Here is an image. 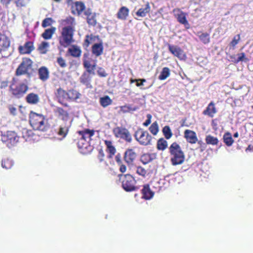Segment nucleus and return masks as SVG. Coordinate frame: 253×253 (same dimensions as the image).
Masks as SVG:
<instances>
[{
	"label": "nucleus",
	"mask_w": 253,
	"mask_h": 253,
	"mask_svg": "<svg viewBox=\"0 0 253 253\" xmlns=\"http://www.w3.org/2000/svg\"><path fill=\"white\" fill-rule=\"evenodd\" d=\"M80 139L77 143L78 148L81 153L87 154L94 149V141L91 137L94 135V130L85 129L78 132Z\"/></svg>",
	"instance_id": "obj_1"
},
{
	"label": "nucleus",
	"mask_w": 253,
	"mask_h": 253,
	"mask_svg": "<svg viewBox=\"0 0 253 253\" xmlns=\"http://www.w3.org/2000/svg\"><path fill=\"white\" fill-rule=\"evenodd\" d=\"M29 121L34 130L44 132L48 128L47 121L42 114L31 112L30 114Z\"/></svg>",
	"instance_id": "obj_2"
},
{
	"label": "nucleus",
	"mask_w": 253,
	"mask_h": 253,
	"mask_svg": "<svg viewBox=\"0 0 253 253\" xmlns=\"http://www.w3.org/2000/svg\"><path fill=\"white\" fill-rule=\"evenodd\" d=\"M170 162L173 166L182 164L185 160V155L180 145L176 142L172 143L169 147Z\"/></svg>",
	"instance_id": "obj_3"
},
{
	"label": "nucleus",
	"mask_w": 253,
	"mask_h": 253,
	"mask_svg": "<svg viewBox=\"0 0 253 253\" xmlns=\"http://www.w3.org/2000/svg\"><path fill=\"white\" fill-rule=\"evenodd\" d=\"M119 176L122 187L126 192L136 191L139 189V187L136 185V180L131 174H119Z\"/></svg>",
	"instance_id": "obj_4"
},
{
	"label": "nucleus",
	"mask_w": 253,
	"mask_h": 253,
	"mask_svg": "<svg viewBox=\"0 0 253 253\" xmlns=\"http://www.w3.org/2000/svg\"><path fill=\"white\" fill-rule=\"evenodd\" d=\"M74 29L71 26H65L62 28L61 35L59 38L60 44L64 47L68 46L73 42Z\"/></svg>",
	"instance_id": "obj_5"
},
{
	"label": "nucleus",
	"mask_w": 253,
	"mask_h": 253,
	"mask_svg": "<svg viewBox=\"0 0 253 253\" xmlns=\"http://www.w3.org/2000/svg\"><path fill=\"white\" fill-rule=\"evenodd\" d=\"M134 136L141 145L147 146L152 144L153 137L147 130L138 128L135 131Z\"/></svg>",
	"instance_id": "obj_6"
},
{
	"label": "nucleus",
	"mask_w": 253,
	"mask_h": 253,
	"mask_svg": "<svg viewBox=\"0 0 253 253\" xmlns=\"http://www.w3.org/2000/svg\"><path fill=\"white\" fill-rule=\"evenodd\" d=\"M1 141L8 147L11 148L16 145L18 143L19 137L14 131H7L1 135Z\"/></svg>",
	"instance_id": "obj_7"
},
{
	"label": "nucleus",
	"mask_w": 253,
	"mask_h": 253,
	"mask_svg": "<svg viewBox=\"0 0 253 253\" xmlns=\"http://www.w3.org/2000/svg\"><path fill=\"white\" fill-rule=\"evenodd\" d=\"M114 135L116 138L122 139L126 142L132 141V137L128 130L125 127L117 126L113 130Z\"/></svg>",
	"instance_id": "obj_8"
},
{
	"label": "nucleus",
	"mask_w": 253,
	"mask_h": 253,
	"mask_svg": "<svg viewBox=\"0 0 253 253\" xmlns=\"http://www.w3.org/2000/svg\"><path fill=\"white\" fill-rule=\"evenodd\" d=\"M27 82L28 81L26 80L25 83H21L18 86H15L14 83H12L10 85L12 94L18 98L22 96L28 89Z\"/></svg>",
	"instance_id": "obj_9"
},
{
	"label": "nucleus",
	"mask_w": 253,
	"mask_h": 253,
	"mask_svg": "<svg viewBox=\"0 0 253 253\" xmlns=\"http://www.w3.org/2000/svg\"><path fill=\"white\" fill-rule=\"evenodd\" d=\"M33 62L29 58H24L22 63L16 70V75H21L25 74L32 68Z\"/></svg>",
	"instance_id": "obj_10"
},
{
	"label": "nucleus",
	"mask_w": 253,
	"mask_h": 253,
	"mask_svg": "<svg viewBox=\"0 0 253 253\" xmlns=\"http://www.w3.org/2000/svg\"><path fill=\"white\" fill-rule=\"evenodd\" d=\"M176 12H178V13H175L174 16L177 21L179 23L184 25L186 29H189L190 26L186 18V13L181 11L179 8H175L173 10V13Z\"/></svg>",
	"instance_id": "obj_11"
},
{
	"label": "nucleus",
	"mask_w": 253,
	"mask_h": 253,
	"mask_svg": "<svg viewBox=\"0 0 253 253\" xmlns=\"http://www.w3.org/2000/svg\"><path fill=\"white\" fill-rule=\"evenodd\" d=\"M167 45L169 51L173 56L177 57L180 60H183L186 58V55L184 51L180 47L169 43H168Z\"/></svg>",
	"instance_id": "obj_12"
},
{
	"label": "nucleus",
	"mask_w": 253,
	"mask_h": 253,
	"mask_svg": "<svg viewBox=\"0 0 253 253\" xmlns=\"http://www.w3.org/2000/svg\"><path fill=\"white\" fill-rule=\"evenodd\" d=\"M137 156V154L132 148H128L124 153V159L125 161L129 166L133 164Z\"/></svg>",
	"instance_id": "obj_13"
},
{
	"label": "nucleus",
	"mask_w": 253,
	"mask_h": 253,
	"mask_svg": "<svg viewBox=\"0 0 253 253\" xmlns=\"http://www.w3.org/2000/svg\"><path fill=\"white\" fill-rule=\"evenodd\" d=\"M142 198L146 200L151 199L154 195V192L151 190L149 184H146L143 185L142 189L141 190Z\"/></svg>",
	"instance_id": "obj_14"
},
{
	"label": "nucleus",
	"mask_w": 253,
	"mask_h": 253,
	"mask_svg": "<svg viewBox=\"0 0 253 253\" xmlns=\"http://www.w3.org/2000/svg\"><path fill=\"white\" fill-rule=\"evenodd\" d=\"M184 137L187 142L190 144H195L198 141L196 132L190 129H186L184 131Z\"/></svg>",
	"instance_id": "obj_15"
},
{
	"label": "nucleus",
	"mask_w": 253,
	"mask_h": 253,
	"mask_svg": "<svg viewBox=\"0 0 253 253\" xmlns=\"http://www.w3.org/2000/svg\"><path fill=\"white\" fill-rule=\"evenodd\" d=\"M72 121L73 120L72 119L71 121H69V122H67V123H63L60 126L58 134L62 136V137L61 138H59V140H63V139L67 135L69 129L71 126Z\"/></svg>",
	"instance_id": "obj_16"
},
{
	"label": "nucleus",
	"mask_w": 253,
	"mask_h": 253,
	"mask_svg": "<svg viewBox=\"0 0 253 253\" xmlns=\"http://www.w3.org/2000/svg\"><path fill=\"white\" fill-rule=\"evenodd\" d=\"M216 113L217 109L215 107V104L213 101H211L208 104L206 109L204 110L203 114L208 116L211 118H212Z\"/></svg>",
	"instance_id": "obj_17"
},
{
	"label": "nucleus",
	"mask_w": 253,
	"mask_h": 253,
	"mask_svg": "<svg viewBox=\"0 0 253 253\" xmlns=\"http://www.w3.org/2000/svg\"><path fill=\"white\" fill-rule=\"evenodd\" d=\"M10 45L8 38L4 35L0 34V52L6 50Z\"/></svg>",
	"instance_id": "obj_18"
},
{
	"label": "nucleus",
	"mask_w": 253,
	"mask_h": 253,
	"mask_svg": "<svg viewBox=\"0 0 253 253\" xmlns=\"http://www.w3.org/2000/svg\"><path fill=\"white\" fill-rule=\"evenodd\" d=\"M84 4L81 1H76L72 6V11L75 14H80L84 9Z\"/></svg>",
	"instance_id": "obj_19"
},
{
	"label": "nucleus",
	"mask_w": 253,
	"mask_h": 253,
	"mask_svg": "<svg viewBox=\"0 0 253 253\" xmlns=\"http://www.w3.org/2000/svg\"><path fill=\"white\" fill-rule=\"evenodd\" d=\"M55 112L58 114L62 120L64 121V123H67V122H69V121L72 120L69 119L68 113L64 110L62 108L57 107L55 110Z\"/></svg>",
	"instance_id": "obj_20"
},
{
	"label": "nucleus",
	"mask_w": 253,
	"mask_h": 253,
	"mask_svg": "<svg viewBox=\"0 0 253 253\" xmlns=\"http://www.w3.org/2000/svg\"><path fill=\"white\" fill-rule=\"evenodd\" d=\"M151 11V7L149 2H147L144 8H139L136 12V15L140 17H145Z\"/></svg>",
	"instance_id": "obj_21"
},
{
	"label": "nucleus",
	"mask_w": 253,
	"mask_h": 253,
	"mask_svg": "<svg viewBox=\"0 0 253 253\" xmlns=\"http://www.w3.org/2000/svg\"><path fill=\"white\" fill-rule=\"evenodd\" d=\"M156 158L155 154L145 153L141 155L140 161L144 165L147 164Z\"/></svg>",
	"instance_id": "obj_22"
},
{
	"label": "nucleus",
	"mask_w": 253,
	"mask_h": 253,
	"mask_svg": "<svg viewBox=\"0 0 253 253\" xmlns=\"http://www.w3.org/2000/svg\"><path fill=\"white\" fill-rule=\"evenodd\" d=\"M128 13V8L126 6H122L119 10L117 14V16L118 19L124 20L126 19Z\"/></svg>",
	"instance_id": "obj_23"
},
{
	"label": "nucleus",
	"mask_w": 253,
	"mask_h": 253,
	"mask_svg": "<svg viewBox=\"0 0 253 253\" xmlns=\"http://www.w3.org/2000/svg\"><path fill=\"white\" fill-rule=\"evenodd\" d=\"M104 143L106 146V151L109 153V157L112 158L116 153V149L113 145L112 142L110 140H105Z\"/></svg>",
	"instance_id": "obj_24"
},
{
	"label": "nucleus",
	"mask_w": 253,
	"mask_h": 253,
	"mask_svg": "<svg viewBox=\"0 0 253 253\" xmlns=\"http://www.w3.org/2000/svg\"><path fill=\"white\" fill-rule=\"evenodd\" d=\"M19 52L22 54L29 53L33 50V45L32 42H27L24 46L19 47Z\"/></svg>",
	"instance_id": "obj_25"
},
{
	"label": "nucleus",
	"mask_w": 253,
	"mask_h": 253,
	"mask_svg": "<svg viewBox=\"0 0 253 253\" xmlns=\"http://www.w3.org/2000/svg\"><path fill=\"white\" fill-rule=\"evenodd\" d=\"M23 137L25 139L26 141H31L35 139L32 130L24 128L22 130Z\"/></svg>",
	"instance_id": "obj_26"
},
{
	"label": "nucleus",
	"mask_w": 253,
	"mask_h": 253,
	"mask_svg": "<svg viewBox=\"0 0 253 253\" xmlns=\"http://www.w3.org/2000/svg\"><path fill=\"white\" fill-rule=\"evenodd\" d=\"M39 78L42 81H46L49 78V72L45 67H42L39 70Z\"/></svg>",
	"instance_id": "obj_27"
},
{
	"label": "nucleus",
	"mask_w": 253,
	"mask_h": 253,
	"mask_svg": "<svg viewBox=\"0 0 253 253\" xmlns=\"http://www.w3.org/2000/svg\"><path fill=\"white\" fill-rule=\"evenodd\" d=\"M200 40L204 44H206L210 42V35L207 33L199 32L197 34Z\"/></svg>",
	"instance_id": "obj_28"
},
{
	"label": "nucleus",
	"mask_w": 253,
	"mask_h": 253,
	"mask_svg": "<svg viewBox=\"0 0 253 253\" xmlns=\"http://www.w3.org/2000/svg\"><path fill=\"white\" fill-rule=\"evenodd\" d=\"M223 140L224 143L227 146H231L234 142L231 133L229 132L224 133L223 136Z\"/></svg>",
	"instance_id": "obj_29"
},
{
	"label": "nucleus",
	"mask_w": 253,
	"mask_h": 253,
	"mask_svg": "<svg viewBox=\"0 0 253 253\" xmlns=\"http://www.w3.org/2000/svg\"><path fill=\"white\" fill-rule=\"evenodd\" d=\"M55 31L56 28L53 27L46 29L42 34V37L45 40L50 39L52 38L53 34L55 33Z\"/></svg>",
	"instance_id": "obj_30"
},
{
	"label": "nucleus",
	"mask_w": 253,
	"mask_h": 253,
	"mask_svg": "<svg viewBox=\"0 0 253 253\" xmlns=\"http://www.w3.org/2000/svg\"><path fill=\"white\" fill-rule=\"evenodd\" d=\"M26 100L29 103L35 104L39 101V97L37 94L31 93L27 96Z\"/></svg>",
	"instance_id": "obj_31"
},
{
	"label": "nucleus",
	"mask_w": 253,
	"mask_h": 253,
	"mask_svg": "<svg viewBox=\"0 0 253 253\" xmlns=\"http://www.w3.org/2000/svg\"><path fill=\"white\" fill-rule=\"evenodd\" d=\"M168 147V142L163 138L158 139L157 143V149L159 150L164 151Z\"/></svg>",
	"instance_id": "obj_32"
},
{
	"label": "nucleus",
	"mask_w": 253,
	"mask_h": 253,
	"mask_svg": "<svg viewBox=\"0 0 253 253\" xmlns=\"http://www.w3.org/2000/svg\"><path fill=\"white\" fill-rule=\"evenodd\" d=\"M205 141L207 144H210L212 145H217L219 142L217 137H214L211 135H207L205 138Z\"/></svg>",
	"instance_id": "obj_33"
},
{
	"label": "nucleus",
	"mask_w": 253,
	"mask_h": 253,
	"mask_svg": "<svg viewBox=\"0 0 253 253\" xmlns=\"http://www.w3.org/2000/svg\"><path fill=\"white\" fill-rule=\"evenodd\" d=\"M170 76V70L168 67H164L163 68L160 75L159 76L160 80H165Z\"/></svg>",
	"instance_id": "obj_34"
},
{
	"label": "nucleus",
	"mask_w": 253,
	"mask_h": 253,
	"mask_svg": "<svg viewBox=\"0 0 253 253\" xmlns=\"http://www.w3.org/2000/svg\"><path fill=\"white\" fill-rule=\"evenodd\" d=\"M49 46V43L46 42H42L38 47V50L42 54H45L47 51Z\"/></svg>",
	"instance_id": "obj_35"
},
{
	"label": "nucleus",
	"mask_w": 253,
	"mask_h": 253,
	"mask_svg": "<svg viewBox=\"0 0 253 253\" xmlns=\"http://www.w3.org/2000/svg\"><path fill=\"white\" fill-rule=\"evenodd\" d=\"M80 94L75 90H70L68 92V99L72 100H76L79 98Z\"/></svg>",
	"instance_id": "obj_36"
},
{
	"label": "nucleus",
	"mask_w": 253,
	"mask_h": 253,
	"mask_svg": "<svg viewBox=\"0 0 253 253\" xmlns=\"http://www.w3.org/2000/svg\"><path fill=\"white\" fill-rule=\"evenodd\" d=\"M163 134L167 139L170 138L172 135V131L169 126H166L163 128Z\"/></svg>",
	"instance_id": "obj_37"
},
{
	"label": "nucleus",
	"mask_w": 253,
	"mask_h": 253,
	"mask_svg": "<svg viewBox=\"0 0 253 253\" xmlns=\"http://www.w3.org/2000/svg\"><path fill=\"white\" fill-rule=\"evenodd\" d=\"M100 103L103 107H105L111 104L112 100L108 96H106L100 98Z\"/></svg>",
	"instance_id": "obj_38"
},
{
	"label": "nucleus",
	"mask_w": 253,
	"mask_h": 253,
	"mask_svg": "<svg viewBox=\"0 0 253 253\" xmlns=\"http://www.w3.org/2000/svg\"><path fill=\"white\" fill-rule=\"evenodd\" d=\"M69 51L72 56L76 57H79L81 53V50L77 46H73Z\"/></svg>",
	"instance_id": "obj_39"
},
{
	"label": "nucleus",
	"mask_w": 253,
	"mask_h": 253,
	"mask_svg": "<svg viewBox=\"0 0 253 253\" xmlns=\"http://www.w3.org/2000/svg\"><path fill=\"white\" fill-rule=\"evenodd\" d=\"M13 165V162L12 160L6 159L2 161L1 162V166L3 168H5L6 169H10Z\"/></svg>",
	"instance_id": "obj_40"
},
{
	"label": "nucleus",
	"mask_w": 253,
	"mask_h": 253,
	"mask_svg": "<svg viewBox=\"0 0 253 253\" xmlns=\"http://www.w3.org/2000/svg\"><path fill=\"white\" fill-rule=\"evenodd\" d=\"M62 24L65 26H71L73 28L75 25V20L71 17H68L62 21Z\"/></svg>",
	"instance_id": "obj_41"
},
{
	"label": "nucleus",
	"mask_w": 253,
	"mask_h": 253,
	"mask_svg": "<svg viewBox=\"0 0 253 253\" xmlns=\"http://www.w3.org/2000/svg\"><path fill=\"white\" fill-rule=\"evenodd\" d=\"M95 40V37L92 35H86V39L84 44V48H86L90 44H91Z\"/></svg>",
	"instance_id": "obj_42"
},
{
	"label": "nucleus",
	"mask_w": 253,
	"mask_h": 253,
	"mask_svg": "<svg viewBox=\"0 0 253 253\" xmlns=\"http://www.w3.org/2000/svg\"><path fill=\"white\" fill-rule=\"evenodd\" d=\"M149 129L154 135H156L159 131V126L157 122H154L149 127Z\"/></svg>",
	"instance_id": "obj_43"
},
{
	"label": "nucleus",
	"mask_w": 253,
	"mask_h": 253,
	"mask_svg": "<svg viewBox=\"0 0 253 253\" xmlns=\"http://www.w3.org/2000/svg\"><path fill=\"white\" fill-rule=\"evenodd\" d=\"M138 109L137 107H132L130 105H125L121 107V110L124 113H127L130 111H136Z\"/></svg>",
	"instance_id": "obj_44"
},
{
	"label": "nucleus",
	"mask_w": 253,
	"mask_h": 253,
	"mask_svg": "<svg viewBox=\"0 0 253 253\" xmlns=\"http://www.w3.org/2000/svg\"><path fill=\"white\" fill-rule=\"evenodd\" d=\"M57 95L58 97L59 98V99L60 98L68 99V92H66L65 91L63 90L61 88H59L57 90Z\"/></svg>",
	"instance_id": "obj_45"
},
{
	"label": "nucleus",
	"mask_w": 253,
	"mask_h": 253,
	"mask_svg": "<svg viewBox=\"0 0 253 253\" xmlns=\"http://www.w3.org/2000/svg\"><path fill=\"white\" fill-rule=\"evenodd\" d=\"M136 172L139 175L144 177L147 174V170L143 167L139 166L136 168Z\"/></svg>",
	"instance_id": "obj_46"
},
{
	"label": "nucleus",
	"mask_w": 253,
	"mask_h": 253,
	"mask_svg": "<svg viewBox=\"0 0 253 253\" xmlns=\"http://www.w3.org/2000/svg\"><path fill=\"white\" fill-rule=\"evenodd\" d=\"M103 46L102 43H96V56H98L103 53Z\"/></svg>",
	"instance_id": "obj_47"
},
{
	"label": "nucleus",
	"mask_w": 253,
	"mask_h": 253,
	"mask_svg": "<svg viewBox=\"0 0 253 253\" xmlns=\"http://www.w3.org/2000/svg\"><path fill=\"white\" fill-rule=\"evenodd\" d=\"M240 40V35L239 34L235 36L230 43V45L234 48L235 46L238 43Z\"/></svg>",
	"instance_id": "obj_48"
},
{
	"label": "nucleus",
	"mask_w": 253,
	"mask_h": 253,
	"mask_svg": "<svg viewBox=\"0 0 253 253\" xmlns=\"http://www.w3.org/2000/svg\"><path fill=\"white\" fill-rule=\"evenodd\" d=\"M84 67L87 69V71L88 72L92 73L93 74H94L93 70V68L95 67V65H91L87 61H84Z\"/></svg>",
	"instance_id": "obj_49"
},
{
	"label": "nucleus",
	"mask_w": 253,
	"mask_h": 253,
	"mask_svg": "<svg viewBox=\"0 0 253 253\" xmlns=\"http://www.w3.org/2000/svg\"><path fill=\"white\" fill-rule=\"evenodd\" d=\"M53 23V20L51 18H46L44 19L42 22V26L44 28L51 25Z\"/></svg>",
	"instance_id": "obj_50"
},
{
	"label": "nucleus",
	"mask_w": 253,
	"mask_h": 253,
	"mask_svg": "<svg viewBox=\"0 0 253 253\" xmlns=\"http://www.w3.org/2000/svg\"><path fill=\"white\" fill-rule=\"evenodd\" d=\"M238 57L235 60V62L237 63L240 61H243L244 60L247 61H248V59L245 57V54L244 52L239 53L238 54Z\"/></svg>",
	"instance_id": "obj_51"
},
{
	"label": "nucleus",
	"mask_w": 253,
	"mask_h": 253,
	"mask_svg": "<svg viewBox=\"0 0 253 253\" xmlns=\"http://www.w3.org/2000/svg\"><path fill=\"white\" fill-rule=\"evenodd\" d=\"M87 22L89 25H95V16L94 15H89L87 17Z\"/></svg>",
	"instance_id": "obj_52"
},
{
	"label": "nucleus",
	"mask_w": 253,
	"mask_h": 253,
	"mask_svg": "<svg viewBox=\"0 0 253 253\" xmlns=\"http://www.w3.org/2000/svg\"><path fill=\"white\" fill-rule=\"evenodd\" d=\"M97 157L100 162L105 160V154L101 148L98 150V154Z\"/></svg>",
	"instance_id": "obj_53"
},
{
	"label": "nucleus",
	"mask_w": 253,
	"mask_h": 253,
	"mask_svg": "<svg viewBox=\"0 0 253 253\" xmlns=\"http://www.w3.org/2000/svg\"><path fill=\"white\" fill-rule=\"evenodd\" d=\"M97 73L98 75L101 77H105L107 76V74L106 73L105 70L102 68H99L98 69Z\"/></svg>",
	"instance_id": "obj_54"
},
{
	"label": "nucleus",
	"mask_w": 253,
	"mask_h": 253,
	"mask_svg": "<svg viewBox=\"0 0 253 253\" xmlns=\"http://www.w3.org/2000/svg\"><path fill=\"white\" fill-rule=\"evenodd\" d=\"M147 117V120L145 121V122L143 123V125L145 126H148L151 122V119H152V116L151 114H148L146 116Z\"/></svg>",
	"instance_id": "obj_55"
},
{
	"label": "nucleus",
	"mask_w": 253,
	"mask_h": 253,
	"mask_svg": "<svg viewBox=\"0 0 253 253\" xmlns=\"http://www.w3.org/2000/svg\"><path fill=\"white\" fill-rule=\"evenodd\" d=\"M57 61L60 67L64 68L66 66L65 61L62 57H58Z\"/></svg>",
	"instance_id": "obj_56"
},
{
	"label": "nucleus",
	"mask_w": 253,
	"mask_h": 253,
	"mask_svg": "<svg viewBox=\"0 0 253 253\" xmlns=\"http://www.w3.org/2000/svg\"><path fill=\"white\" fill-rule=\"evenodd\" d=\"M9 110L10 114L12 115H15L16 114V108L12 105H9L8 107Z\"/></svg>",
	"instance_id": "obj_57"
},
{
	"label": "nucleus",
	"mask_w": 253,
	"mask_h": 253,
	"mask_svg": "<svg viewBox=\"0 0 253 253\" xmlns=\"http://www.w3.org/2000/svg\"><path fill=\"white\" fill-rule=\"evenodd\" d=\"M217 121H218L217 119H213L211 121V126H212L213 128L215 130L217 129V126H218Z\"/></svg>",
	"instance_id": "obj_58"
},
{
	"label": "nucleus",
	"mask_w": 253,
	"mask_h": 253,
	"mask_svg": "<svg viewBox=\"0 0 253 253\" xmlns=\"http://www.w3.org/2000/svg\"><path fill=\"white\" fill-rule=\"evenodd\" d=\"M198 143L199 144V145H200V148H201V151L202 152L203 151L206 147V145L205 143H204L201 140H200V141H198Z\"/></svg>",
	"instance_id": "obj_59"
},
{
	"label": "nucleus",
	"mask_w": 253,
	"mask_h": 253,
	"mask_svg": "<svg viewBox=\"0 0 253 253\" xmlns=\"http://www.w3.org/2000/svg\"><path fill=\"white\" fill-rule=\"evenodd\" d=\"M118 165L120 167L119 170L121 172L124 173L126 171V167L124 164H123V163H121V165Z\"/></svg>",
	"instance_id": "obj_60"
},
{
	"label": "nucleus",
	"mask_w": 253,
	"mask_h": 253,
	"mask_svg": "<svg viewBox=\"0 0 253 253\" xmlns=\"http://www.w3.org/2000/svg\"><path fill=\"white\" fill-rule=\"evenodd\" d=\"M115 160L118 165H121V163H123L121 156L120 154H118L115 157Z\"/></svg>",
	"instance_id": "obj_61"
},
{
	"label": "nucleus",
	"mask_w": 253,
	"mask_h": 253,
	"mask_svg": "<svg viewBox=\"0 0 253 253\" xmlns=\"http://www.w3.org/2000/svg\"><path fill=\"white\" fill-rule=\"evenodd\" d=\"M139 81H140V83H138V82L136 84V85L138 87L143 85V83L146 82V80L144 79H138Z\"/></svg>",
	"instance_id": "obj_62"
},
{
	"label": "nucleus",
	"mask_w": 253,
	"mask_h": 253,
	"mask_svg": "<svg viewBox=\"0 0 253 253\" xmlns=\"http://www.w3.org/2000/svg\"><path fill=\"white\" fill-rule=\"evenodd\" d=\"M92 52L93 54H95V43L92 44Z\"/></svg>",
	"instance_id": "obj_63"
},
{
	"label": "nucleus",
	"mask_w": 253,
	"mask_h": 253,
	"mask_svg": "<svg viewBox=\"0 0 253 253\" xmlns=\"http://www.w3.org/2000/svg\"><path fill=\"white\" fill-rule=\"evenodd\" d=\"M130 83H134V82H136V83L139 82V80H138V79H131L130 80Z\"/></svg>",
	"instance_id": "obj_64"
}]
</instances>
